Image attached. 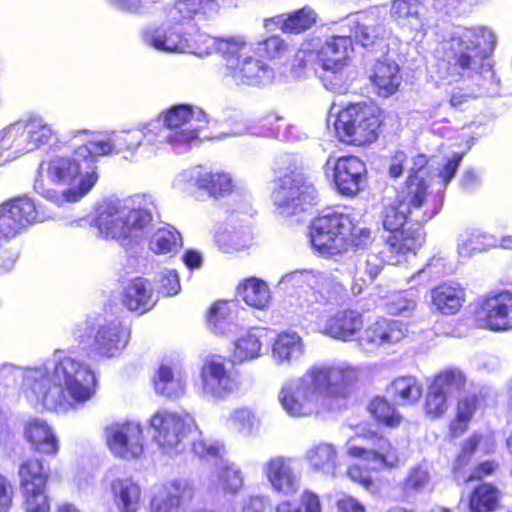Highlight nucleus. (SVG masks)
<instances>
[{"label": "nucleus", "mask_w": 512, "mask_h": 512, "mask_svg": "<svg viewBox=\"0 0 512 512\" xmlns=\"http://www.w3.org/2000/svg\"><path fill=\"white\" fill-rule=\"evenodd\" d=\"M106 444L110 452L125 460L139 458L144 451V435L137 422H116L104 429Z\"/></svg>", "instance_id": "6ab92c4d"}, {"label": "nucleus", "mask_w": 512, "mask_h": 512, "mask_svg": "<svg viewBox=\"0 0 512 512\" xmlns=\"http://www.w3.org/2000/svg\"><path fill=\"white\" fill-rule=\"evenodd\" d=\"M252 51V43L245 35L236 34L219 37L217 53L226 63V70L237 64Z\"/></svg>", "instance_id": "37998d69"}, {"label": "nucleus", "mask_w": 512, "mask_h": 512, "mask_svg": "<svg viewBox=\"0 0 512 512\" xmlns=\"http://www.w3.org/2000/svg\"><path fill=\"white\" fill-rule=\"evenodd\" d=\"M426 6L423 0H393L390 17L411 33L424 34L427 30Z\"/></svg>", "instance_id": "a878e982"}, {"label": "nucleus", "mask_w": 512, "mask_h": 512, "mask_svg": "<svg viewBox=\"0 0 512 512\" xmlns=\"http://www.w3.org/2000/svg\"><path fill=\"white\" fill-rule=\"evenodd\" d=\"M368 410L370 414L376 419V421L385 426L396 427L401 423V415L383 397H375L370 402Z\"/></svg>", "instance_id": "bf43d9fd"}, {"label": "nucleus", "mask_w": 512, "mask_h": 512, "mask_svg": "<svg viewBox=\"0 0 512 512\" xmlns=\"http://www.w3.org/2000/svg\"><path fill=\"white\" fill-rule=\"evenodd\" d=\"M381 256L377 254H369L362 261H359L356 266V272L359 279L364 283H371L379 275L383 264L389 262L386 260L387 255L384 254V249L380 252ZM390 265H392L390 263Z\"/></svg>", "instance_id": "680f3d73"}, {"label": "nucleus", "mask_w": 512, "mask_h": 512, "mask_svg": "<svg viewBox=\"0 0 512 512\" xmlns=\"http://www.w3.org/2000/svg\"><path fill=\"white\" fill-rule=\"evenodd\" d=\"M92 333L95 351L100 356L108 358L117 356L126 347L130 338L128 328L117 321L99 323L97 326L85 322L75 330L74 335L80 343H84L86 336L89 339Z\"/></svg>", "instance_id": "f3484780"}, {"label": "nucleus", "mask_w": 512, "mask_h": 512, "mask_svg": "<svg viewBox=\"0 0 512 512\" xmlns=\"http://www.w3.org/2000/svg\"><path fill=\"white\" fill-rule=\"evenodd\" d=\"M432 308L442 315H455L466 301L465 289L455 282H443L429 292Z\"/></svg>", "instance_id": "7c9ffc66"}, {"label": "nucleus", "mask_w": 512, "mask_h": 512, "mask_svg": "<svg viewBox=\"0 0 512 512\" xmlns=\"http://www.w3.org/2000/svg\"><path fill=\"white\" fill-rule=\"evenodd\" d=\"M370 79L378 89L379 95L390 96L397 91L401 83L399 66L395 61L388 58L377 60L372 69Z\"/></svg>", "instance_id": "58836bf2"}, {"label": "nucleus", "mask_w": 512, "mask_h": 512, "mask_svg": "<svg viewBox=\"0 0 512 512\" xmlns=\"http://www.w3.org/2000/svg\"><path fill=\"white\" fill-rule=\"evenodd\" d=\"M498 241L492 235L473 230L465 232L458 240V254L462 258H470L477 252L497 247Z\"/></svg>", "instance_id": "de8ad7c7"}, {"label": "nucleus", "mask_w": 512, "mask_h": 512, "mask_svg": "<svg viewBox=\"0 0 512 512\" xmlns=\"http://www.w3.org/2000/svg\"><path fill=\"white\" fill-rule=\"evenodd\" d=\"M328 281V277L325 273L316 271H293L285 274L280 284L285 286H299L307 285L312 289H323Z\"/></svg>", "instance_id": "13d9d810"}, {"label": "nucleus", "mask_w": 512, "mask_h": 512, "mask_svg": "<svg viewBox=\"0 0 512 512\" xmlns=\"http://www.w3.org/2000/svg\"><path fill=\"white\" fill-rule=\"evenodd\" d=\"M22 495L25 512H50V500L46 488L24 489Z\"/></svg>", "instance_id": "0e129e2a"}, {"label": "nucleus", "mask_w": 512, "mask_h": 512, "mask_svg": "<svg viewBox=\"0 0 512 512\" xmlns=\"http://www.w3.org/2000/svg\"><path fill=\"white\" fill-rule=\"evenodd\" d=\"M145 45L164 53H186L188 34L172 26L147 28L142 33Z\"/></svg>", "instance_id": "cd10ccee"}, {"label": "nucleus", "mask_w": 512, "mask_h": 512, "mask_svg": "<svg viewBox=\"0 0 512 512\" xmlns=\"http://www.w3.org/2000/svg\"><path fill=\"white\" fill-rule=\"evenodd\" d=\"M19 484L21 490L46 488L48 474L44 471L42 461L28 459L19 466Z\"/></svg>", "instance_id": "09e8293b"}, {"label": "nucleus", "mask_w": 512, "mask_h": 512, "mask_svg": "<svg viewBox=\"0 0 512 512\" xmlns=\"http://www.w3.org/2000/svg\"><path fill=\"white\" fill-rule=\"evenodd\" d=\"M495 43L494 33L486 27H458L440 44L439 52L448 64L470 74L482 67Z\"/></svg>", "instance_id": "0eeeda50"}, {"label": "nucleus", "mask_w": 512, "mask_h": 512, "mask_svg": "<svg viewBox=\"0 0 512 512\" xmlns=\"http://www.w3.org/2000/svg\"><path fill=\"white\" fill-rule=\"evenodd\" d=\"M155 211L154 201L145 196L110 200L98 208L94 225L103 239L138 244L150 233Z\"/></svg>", "instance_id": "39448f33"}, {"label": "nucleus", "mask_w": 512, "mask_h": 512, "mask_svg": "<svg viewBox=\"0 0 512 512\" xmlns=\"http://www.w3.org/2000/svg\"><path fill=\"white\" fill-rule=\"evenodd\" d=\"M481 440L482 437L480 435L474 434L463 444L461 452L456 459V464L454 467V476L458 482L463 480V482L466 483L476 479H480L483 476L492 474L497 468V465L494 462L487 461L480 464L475 469V471H473L467 478H464V475H462V467H464L469 462L472 454L479 446Z\"/></svg>", "instance_id": "ea45409f"}, {"label": "nucleus", "mask_w": 512, "mask_h": 512, "mask_svg": "<svg viewBox=\"0 0 512 512\" xmlns=\"http://www.w3.org/2000/svg\"><path fill=\"white\" fill-rule=\"evenodd\" d=\"M318 15L310 6H304L287 16H277L272 21L280 25L284 33L299 34L310 29L317 21Z\"/></svg>", "instance_id": "a18cd8bd"}, {"label": "nucleus", "mask_w": 512, "mask_h": 512, "mask_svg": "<svg viewBox=\"0 0 512 512\" xmlns=\"http://www.w3.org/2000/svg\"><path fill=\"white\" fill-rule=\"evenodd\" d=\"M150 123L157 125L155 135L160 146L168 143L181 147L198 139L199 132L207 125V119L202 109L181 104L162 112Z\"/></svg>", "instance_id": "6e6552de"}, {"label": "nucleus", "mask_w": 512, "mask_h": 512, "mask_svg": "<svg viewBox=\"0 0 512 512\" xmlns=\"http://www.w3.org/2000/svg\"><path fill=\"white\" fill-rule=\"evenodd\" d=\"M97 181L98 173L89 169L75 149L71 155H55L42 162L34 190L47 200L62 205L80 201Z\"/></svg>", "instance_id": "20e7f679"}, {"label": "nucleus", "mask_w": 512, "mask_h": 512, "mask_svg": "<svg viewBox=\"0 0 512 512\" xmlns=\"http://www.w3.org/2000/svg\"><path fill=\"white\" fill-rule=\"evenodd\" d=\"M219 9L218 0H176L169 10V17L175 23H182L213 17Z\"/></svg>", "instance_id": "473e14b6"}, {"label": "nucleus", "mask_w": 512, "mask_h": 512, "mask_svg": "<svg viewBox=\"0 0 512 512\" xmlns=\"http://www.w3.org/2000/svg\"><path fill=\"white\" fill-rule=\"evenodd\" d=\"M114 504L120 512H138L141 507V488L129 477H117L110 482Z\"/></svg>", "instance_id": "f704fd0d"}, {"label": "nucleus", "mask_w": 512, "mask_h": 512, "mask_svg": "<svg viewBox=\"0 0 512 512\" xmlns=\"http://www.w3.org/2000/svg\"><path fill=\"white\" fill-rule=\"evenodd\" d=\"M363 327L362 315L355 310H341L330 316L321 331L334 339L351 341L356 338Z\"/></svg>", "instance_id": "c756f323"}, {"label": "nucleus", "mask_w": 512, "mask_h": 512, "mask_svg": "<svg viewBox=\"0 0 512 512\" xmlns=\"http://www.w3.org/2000/svg\"><path fill=\"white\" fill-rule=\"evenodd\" d=\"M192 450L200 458H221L225 453V446L220 441L205 438L200 432L193 440Z\"/></svg>", "instance_id": "338daca9"}, {"label": "nucleus", "mask_w": 512, "mask_h": 512, "mask_svg": "<svg viewBox=\"0 0 512 512\" xmlns=\"http://www.w3.org/2000/svg\"><path fill=\"white\" fill-rule=\"evenodd\" d=\"M261 348V337L254 331H248L234 343V360L239 363L254 360L259 357Z\"/></svg>", "instance_id": "4d7b16f0"}, {"label": "nucleus", "mask_w": 512, "mask_h": 512, "mask_svg": "<svg viewBox=\"0 0 512 512\" xmlns=\"http://www.w3.org/2000/svg\"><path fill=\"white\" fill-rule=\"evenodd\" d=\"M324 168L328 176L331 174L337 190L342 195L354 196L362 189L366 178V166L358 157H329Z\"/></svg>", "instance_id": "412c9836"}, {"label": "nucleus", "mask_w": 512, "mask_h": 512, "mask_svg": "<svg viewBox=\"0 0 512 512\" xmlns=\"http://www.w3.org/2000/svg\"><path fill=\"white\" fill-rule=\"evenodd\" d=\"M154 388L158 395L175 400L186 391V379L177 365L161 364L154 377Z\"/></svg>", "instance_id": "72a5a7b5"}, {"label": "nucleus", "mask_w": 512, "mask_h": 512, "mask_svg": "<svg viewBox=\"0 0 512 512\" xmlns=\"http://www.w3.org/2000/svg\"><path fill=\"white\" fill-rule=\"evenodd\" d=\"M427 163L423 154L409 159L403 151H398L391 157V178L400 177L404 170L408 172L404 187L382 212L383 227L392 232L384 245L386 260L391 264H400L406 253L414 252L424 243L422 229H402L405 222L410 219L417 224L425 223L442 208V197L428 192Z\"/></svg>", "instance_id": "f03ea898"}, {"label": "nucleus", "mask_w": 512, "mask_h": 512, "mask_svg": "<svg viewBox=\"0 0 512 512\" xmlns=\"http://www.w3.org/2000/svg\"><path fill=\"white\" fill-rule=\"evenodd\" d=\"M479 399L476 395H468L462 398L457 405L456 419L450 424V433L453 437L463 434L468 424L478 409Z\"/></svg>", "instance_id": "5fc2aeb1"}, {"label": "nucleus", "mask_w": 512, "mask_h": 512, "mask_svg": "<svg viewBox=\"0 0 512 512\" xmlns=\"http://www.w3.org/2000/svg\"><path fill=\"white\" fill-rule=\"evenodd\" d=\"M199 377V394L210 401H224L240 388L237 375L227 368L221 356L206 358Z\"/></svg>", "instance_id": "2eb2a0df"}, {"label": "nucleus", "mask_w": 512, "mask_h": 512, "mask_svg": "<svg viewBox=\"0 0 512 512\" xmlns=\"http://www.w3.org/2000/svg\"><path fill=\"white\" fill-rule=\"evenodd\" d=\"M478 321L491 331L512 329V291L496 290L488 293L480 301Z\"/></svg>", "instance_id": "4be33fe9"}, {"label": "nucleus", "mask_w": 512, "mask_h": 512, "mask_svg": "<svg viewBox=\"0 0 512 512\" xmlns=\"http://www.w3.org/2000/svg\"><path fill=\"white\" fill-rule=\"evenodd\" d=\"M309 46L305 44L297 51L293 67L306 68L314 61L321 67L347 65L349 53L353 51L352 40L346 34L330 37L317 51Z\"/></svg>", "instance_id": "a211bd4d"}, {"label": "nucleus", "mask_w": 512, "mask_h": 512, "mask_svg": "<svg viewBox=\"0 0 512 512\" xmlns=\"http://www.w3.org/2000/svg\"><path fill=\"white\" fill-rule=\"evenodd\" d=\"M500 492L490 484H482L474 489L467 506L470 512H491L499 501Z\"/></svg>", "instance_id": "603ef678"}, {"label": "nucleus", "mask_w": 512, "mask_h": 512, "mask_svg": "<svg viewBox=\"0 0 512 512\" xmlns=\"http://www.w3.org/2000/svg\"><path fill=\"white\" fill-rule=\"evenodd\" d=\"M466 383L463 372L456 368L440 372L428 388L425 398L426 414L436 419L443 416L448 409V399L460 392Z\"/></svg>", "instance_id": "aec40b11"}, {"label": "nucleus", "mask_w": 512, "mask_h": 512, "mask_svg": "<svg viewBox=\"0 0 512 512\" xmlns=\"http://www.w3.org/2000/svg\"><path fill=\"white\" fill-rule=\"evenodd\" d=\"M346 66L347 65L321 67L322 73L320 75V79L327 90L338 94H344L347 92L349 83Z\"/></svg>", "instance_id": "052dcab7"}, {"label": "nucleus", "mask_w": 512, "mask_h": 512, "mask_svg": "<svg viewBox=\"0 0 512 512\" xmlns=\"http://www.w3.org/2000/svg\"><path fill=\"white\" fill-rule=\"evenodd\" d=\"M24 437L32 448L46 456H56L60 442L53 427L44 419L31 418L24 425Z\"/></svg>", "instance_id": "c85d7f7f"}, {"label": "nucleus", "mask_w": 512, "mask_h": 512, "mask_svg": "<svg viewBox=\"0 0 512 512\" xmlns=\"http://www.w3.org/2000/svg\"><path fill=\"white\" fill-rule=\"evenodd\" d=\"M55 131L40 116L17 121L0 131V165L47 145Z\"/></svg>", "instance_id": "1a4fd4ad"}, {"label": "nucleus", "mask_w": 512, "mask_h": 512, "mask_svg": "<svg viewBox=\"0 0 512 512\" xmlns=\"http://www.w3.org/2000/svg\"><path fill=\"white\" fill-rule=\"evenodd\" d=\"M23 391L34 406L56 413L83 409L97 392L98 381L91 367L63 351H56L42 365L22 370L11 364L0 366V395Z\"/></svg>", "instance_id": "f257e3e1"}, {"label": "nucleus", "mask_w": 512, "mask_h": 512, "mask_svg": "<svg viewBox=\"0 0 512 512\" xmlns=\"http://www.w3.org/2000/svg\"><path fill=\"white\" fill-rule=\"evenodd\" d=\"M373 241L369 228L348 214L329 213L317 217L310 226L312 247L323 256H333L349 247L365 248Z\"/></svg>", "instance_id": "423d86ee"}, {"label": "nucleus", "mask_w": 512, "mask_h": 512, "mask_svg": "<svg viewBox=\"0 0 512 512\" xmlns=\"http://www.w3.org/2000/svg\"><path fill=\"white\" fill-rule=\"evenodd\" d=\"M370 445H360L351 438L346 443L347 454L359 459L367 470L379 472L399 465L398 449L382 436L370 433L365 436Z\"/></svg>", "instance_id": "dca6fc26"}, {"label": "nucleus", "mask_w": 512, "mask_h": 512, "mask_svg": "<svg viewBox=\"0 0 512 512\" xmlns=\"http://www.w3.org/2000/svg\"><path fill=\"white\" fill-rule=\"evenodd\" d=\"M379 109L374 104L355 103L337 114L334 128L337 137L347 143L364 145L377 138Z\"/></svg>", "instance_id": "9d476101"}, {"label": "nucleus", "mask_w": 512, "mask_h": 512, "mask_svg": "<svg viewBox=\"0 0 512 512\" xmlns=\"http://www.w3.org/2000/svg\"><path fill=\"white\" fill-rule=\"evenodd\" d=\"M50 217L40 204L26 195L6 201L0 205V242L9 241L30 225Z\"/></svg>", "instance_id": "ddd939ff"}, {"label": "nucleus", "mask_w": 512, "mask_h": 512, "mask_svg": "<svg viewBox=\"0 0 512 512\" xmlns=\"http://www.w3.org/2000/svg\"><path fill=\"white\" fill-rule=\"evenodd\" d=\"M113 131L91 134L88 141L76 148V155L82 158L90 170L97 172V158L115 153Z\"/></svg>", "instance_id": "e433bc0d"}, {"label": "nucleus", "mask_w": 512, "mask_h": 512, "mask_svg": "<svg viewBox=\"0 0 512 512\" xmlns=\"http://www.w3.org/2000/svg\"><path fill=\"white\" fill-rule=\"evenodd\" d=\"M407 332L406 326L398 321L379 318L369 324L357 337L358 345L367 352H374L385 345L401 341Z\"/></svg>", "instance_id": "b1692460"}, {"label": "nucleus", "mask_w": 512, "mask_h": 512, "mask_svg": "<svg viewBox=\"0 0 512 512\" xmlns=\"http://www.w3.org/2000/svg\"><path fill=\"white\" fill-rule=\"evenodd\" d=\"M305 353L302 337L296 332L280 333L272 345V358L277 365H290Z\"/></svg>", "instance_id": "4c0bfd02"}, {"label": "nucleus", "mask_w": 512, "mask_h": 512, "mask_svg": "<svg viewBox=\"0 0 512 512\" xmlns=\"http://www.w3.org/2000/svg\"><path fill=\"white\" fill-rule=\"evenodd\" d=\"M216 473L218 485L225 494L236 495L244 486L242 470L233 462H222Z\"/></svg>", "instance_id": "864d4df0"}, {"label": "nucleus", "mask_w": 512, "mask_h": 512, "mask_svg": "<svg viewBox=\"0 0 512 512\" xmlns=\"http://www.w3.org/2000/svg\"><path fill=\"white\" fill-rule=\"evenodd\" d=\"M232 80L240 85H261L270 82L272 71L261 60L247 55L227 70Z\"/></svg>", "instance_id": "2f4dec72"}, {"label": "nucleus", "mask_w": 512, "mask_h": 512, "mask_svg": "<svg viewBox=\"0 0 512 512\" xmlns=\"http://www.w3.org/2000/svg\"><path fill=\"white\" fill-rule=\"evenodd\" d=\"M157 125L150 122L141 124L132 129L113 130L115 153H129L135 155L141 145L150 148L151 151L160 148L156 138Z\"/></svg>", "instance_id": "393cba45"}, {"label": "nucleus", "mask_w": 512, "mask_h": 512, "mask_svg": "<svg viewBox=\"0 0 512 512\" xmlns=\"http://www.w3.org/2000/svg\"><path fill=\"white\" fill-rule=\"evenodd\" d=\"M214 238L220 250L225 253H233L245 249L252 242L251 232L247 229L218 231Z\"/></svg>", "instance_id": "6e6d98bb"}, {"label": "nucleus", "mask_w": 512, "mask_h": 512, "mask_svg": "<svg viewBox=\"0 0 512 512\" xmlns=\"http://www.w3.org/2000/svg\"><path fill=\"white\" fill-rule=\"evenodd\" d=\"M239 297L250 307L266 310L272 302V294L267 283L259 278L250 277L238 286Z\"/></svg>", "instance_id": "a19ab883"}, {"label": "nucleus", "mask_w": 512, "mask_h": 512, "mask_svg": "<svg viewBox=\"0 0 512 512\" xmlns=\"http://www.w3.org/2000/svg\"><path fill=\"white\" fill-rule=\"evenodd\" d=\"M262 474L272 490L283 496L295 495L301 487V475L293 461L284 456L271 457L262 465Z\"/></svg>", "instance_id": "5701e85b"}, {"label": "nucleus", "mask_w": 512, "mask_h": 512, "mask_svg": "<svg viewBox=\"0 0 512 512\" xmlns=\"http://www.w3.org/2000/svg\"><path fill=\"white\" fill-rule=\"evenodd\" d=\"M226 426L241 436L248 437L258 430L259 419L250 408L239 407L230 412Z\"/></svg>", "instance_id": "8fccbe9b"}, {"label": "nucleus", "mask_w": 512, "mask_h": 512, "mask_svg": "<svg viewBox=\"0 0 512 512\" xmlns=\"http://www.w3.org/2000/svg\"><path fill=\"white\" fill-rule=\"evenodd\" d=\"M341 29H347L350 39L370 50L385 52L389 30L385 26V13L377 7H371L365 11L356 12L346 16L340 22Z\"/></svg>", "instance_id": "9b49d317"}, {"label": "nucleus", "mask_w": 512, "mask_h": 512, "mask_svg": "<svg viewBox=\"0 0 512 512\" xmlns=\"http://www.w3.org/2000/svg\"><path fill=\"white\" fill-rule=\"evenodd\" d=\"M194 495L193 485L186 479H173L162 485L154 496L151 507L153 512H178L186 501Z\"/></svg>", "instance_id": "bb28decb"}, {"label": "nucleus", "mask_w": 512, "mask_h": 512, "mask_svg": "<svg viewBox=\"0 0 512 512\" xmlns=\"http://www.w3.org/2000/svg\"><path fill=\"white\" fill-rule=\"evenodd\" d=\"M181 246V235L171 226L158 228L153 233L149 242V248L155 254L175 253Z\"/></svg>", "instance_id": "3c124183"}, {"label": "nucleus", "mask_w": 512, "mask_h": 512, "mask_svg": "<svg viewBox=\"0 0 512 512\" xmlns=\"http://www.w3.org/2000/svg\"><path fill=\"white\" fill-rule=\"evenodd\" d=\"M272 198L279 214L290 217L314 203L316 190L301 173L291 172L279 178Z\"/></svg>", "instance_id": "4468645a"}, {"label": "nucleus", "mask_w": 512, "mask_h": 512, "mask_svg": "<svg viewBox=\"0 0 512 512\" xmlns=\"http://www.w3.org/2000/svg\"><path fill=\"white\" fill-rule=\"evenodd\" d=\"M418 295L412 291H405L389 299L386 309L390 314L409 316L416 309Z\"/></svg>", "instance_id": "e2e57ef3"}, {"label": "nucleus", "mask_w": 512, "mask_h": 512, "mask_svg": "<svg viewBox=\"0 0 512 512\" xmlns=\"http://www.w3.org/2000/svg\"><path fill=\"white\" fill-rule=\"evenodd\" d=\"M219 37L197 32L194 36L188 34L189 47L186 53L195 54L197 56H207L213 52H217Z\"/></svg>", "instance_id": "69168bd1"}, {"label": "nucleus", "mask_w": 512, "mask_h": 512, "mask_svg": "<svg viewBox=\"0 0 512 512\" xmlns=\"http://www.w3.org/2000/svg\"><path fill=\"white\" fill-rule=\"evenodd\" d=\"M429 482L430 472L427 466L424 464H419L409 470L404 483V490L406 492H420L427 487Z\"/></svg>", "instance_id": "774afa93"}, {"label": "nucleus", "mask_w": 512, "mask_h": 512, "mask_svg": "<svg viewBox=\"0 0 512 512\" xmlns=\"http://www.w3.org/2000/svg\"><path fill=\"white\" fill-rule=\"evenodd\" d=\"M422 385L413 376L396 378L389 387V393L396 404L411 405L419 401L422 396Z\"/></svg>", "instance_id": "49530a36"}, {"label": "nucleus", "mask_w": 512, "mask_h": 512, "mask_svg": "<svg viewBox=\"0 0 512 512\" xmlns=\"http://www.w3.org/2000/svg\"><path fill=\"white\" fill-rule=\"evenodd\" d=\"M156 303L157 296L151 284L143 278L133 279L124 289L123 304L131 311L143 314L151 310Z\"/></svg>", "instance_id": "c9c22d12"}, {"label": "nucleus", "mask_w": 512, "mask_h": 512, "mask_svg": "<svg viewBox=\"0 0 512 512\" xmlns=\"http://www.w3.org/2000/svg\"><path fill=\"white\" fill-rule=\"evenodd\" d=\"M191 423L188 415L166 409L158 410L150 418L153 441L163 454L177 456L185 450V439Z\"/></svg>", "instance_id": "f8f14e48"}, {"label": "nucleus", "mask_w": 512, "mask_h": 512, "mask_svg": "<svg viewBox=\"0 0 512 512\" xmlns=\"http://www.w3.org/2000/svg\"><path fill=\"white\" fill-rule=\"evenodd\" d=\"M189 174L195 185L212 197L223 196L232 190L231 177L226 173H209L195 169Z\"/></svg>", "instance_id": "c03bdc74"}, {"label": "nucleus", "mask_w": 512, "mask_h": 512, "mask_svg": "<svg viewBox=\"0 0 512 512\" xmlns=\"http://www.w3.org/2000/svg\"><path fill=\"white\" fill-rule=\"evenodd\" d=\"M337 458V450L334 445L326 442L315 444L305 452V460L310 468L327 475L334 474Z\"/></svg>", "instance_id": "79ce46f5"}, {"label": "nucleus", "mask_w": 512, "mask_h": 512, "mask_svg": "<svg viewBox=\"0 0 512 512\" xmlns=\"http://www.w3.org/2000/svg\"><path fill=\"white\" fill-rule=\"evenodd\" d=\"M358 377L359 370L346 362L314 365L301 377L286 381L278 399L291 417L333 410L348 397Z\"/></svg>", "instance_id": "7ed1b4c3"}]
</instances>
